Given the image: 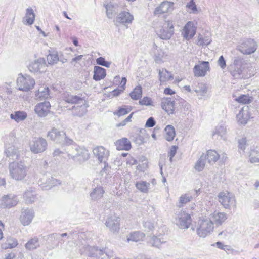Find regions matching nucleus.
Segmentation results:
<instances>
[{"mask_svg": "<svg viewBox=\"0 0 259 259\" xmlns=\"http://www.w3.org/2000/svg\"><path fill=\"white\" fill-rule=\"evenodd\" d=\"M131 110V106H124V107L120 108L117 111L114 112V114L118 116H123L129 113Z\"/></svg>", "mask_w": 259, "mask_h": 259, "instance_id": "obj_55", "label": "nucleus"}, {"mask_svg": "<svg viewBox=\"0 0 259 259\" xmlns=\"http://www.w3.org/2000/svg\"><path fill=\"white\" fill-rule=\"evenodd\" d=\"M47 145L46 140L41 137H35L29 143L31 151L35 154L45 151L47 149Z\"/></svg>", "mask_w": 259, "mask_h": 259, "instance_id": "obj_10", "label": "nucleus"}, {"mask_svg": "<svg viewBox=\"0 0 259 259\" xmlns=\"http://www.w3.org/2000/svg\"><path fill=\"white\" fill-rule=\"evenodd\" d=\"M139 103L141 105L153 106L152 99L148 97H144L142 99L139 101Z\"/></svg>", "mask_w": 259, "mask_h": 259, "instance_id": "obj_59", "label": "nucleus"}, {"mask_svg": "<svg viewBox=\"0 0 259 259\" xmlns=\"http://www.w3.org/2000/svg\"><path fill=\"white\" fill-rule=\"evenodd\" d=\"M65 133L63 132L59 131L57 129L53 128L48 133V137L53 141L61 143L65 139Z\"/></svg>", "mask_w": 259, "mask_h": 259, "instance_id": "obj_29", "label": "nucleus"}, {"mask_svg": "<svg viewBox=\"0 0 259 259\" xmlns=\"http://www.w3.org/2000/svg\"><path fill=\"white\" fill-rule=\"evenodd\" d=\"M134 19V16L131 14L130 12L123 11L119 13L116 18L117 22L124 24L127 25L132 23Z\"/></svg>", "mask_w": 259, "mask_h": 259, "instance_id": "obj_28", "label": "nucleus"}, {"mask_svg": "<svg viewBox=\"0 0 259 259\" xmlns=\"http://www.w3.org/2000/svg\"><path fill=\"white\" fill-rule=\"evenodd\" d=\"M34 217V212L32 209H23L20 217V221L23 226L29 225Z\"/></svg>", "mask_w": 259, "mask_h": 259, "instance_id": "obj_18", "label": "nucleus"}, {"mask_svg": "<svg viewBox=\"0 0 259 259\" xmlns=\"http://www.w3.org/2000/svg\"><path fill=\"white\" fill-rule=\"evenodd\" d=\"M156 124V122L153 117H151L149 118L145 124V126L147 127H152Z\"/></svg>", "mask_w": 259, "mask_h": 259, "instance_id": "obj_63", "label": "nucleus"}, {"mask_svg": "<svg viewBox=\"0 0 259 259\" xmlns=\"http://www.w3.org/2000/svg\"><path fill=\"white\" fill-rule=\"evenodd\" d=\"M251 64L243 58L235 57L230 65L229 71L235 79L248 78L253 75Z\"/></svg>", "mask_w": 259, "mask_h": 259, "instance_id": "obj_1", "label": "nucleus"}, {"mask_svg": "<svg viewBox=\"0 0 259 259\" xmlns=\"http://www.w3.org/2000/svg\"><path fill=\"white\" fill-rule=\"evenodd\" d=\"M164 138L168 141H171L174 140L176 135L175 130L173 126L171 125H167L165 129Z\"/></svg>", "mask_w": 259, "mask_h": 259, "instance_id": "obj_41", "label": "nucleus"}, {"mask_svg": "<svg viewBox=\"0 0 259 259\" xmlns=\"http://www.w3.org/2000/svg\"><path fill=\"white\" fill-rule=\"evenodd\" d=\"M17 196L13 194H8L3 196L1 200L0 206L2 208H10L17 204Z\"/></svg>", "mask_w": 259, "mask_h": 259, "instance_id": "obj_17", "label": "nucleus"}, {"mask_svg": "<svg viewBox=\"0 0 259 259\" xmlns=\"http://www.w3.org/2000/svg\"><path fill=\"white\" fill-rule=\"evenodd\" d=\"M159 75L160 80L161 82L169 81L173 78L170 72H168L167 70L165 69L159 70Z\"/></svg>", "mask_w": 259, "mask_h": 259, "instance_id": "obj_48", "label": "nucleus"}, {"mask_svg": "<svg viewBox=\"0 0 259 259\" xmlns=\"http://www.w3.org/2000/svg\"><path fill=\"white\" fill-rule=\"evenodd\" d=\"M28 68L31 72H44L46 68L45 60L42 58L36 59L29 64Z\"/></svg>", "mask_w": 259, "mask_h": 259, "instance_id": "obj_20", "label": "nucleus"}, {"mask_svg": "<svg viewBox=\"0 0 259 259\" xmlns=\"http://www.w3.org/2000/svg\"><path fill=\"white\" fill-rule=\"evenodd\" d=\"M47 61L49 64H52L56 63L59 61V57L57 53L55 52L50 53L47 56Z\"/></svg>", "mask_w": 259, "mask_h": 259, "instance_id": "obj_54", "label": "nucleus"}, {"mask_svg": "<svg viewBox=\"0 0 259 259\" xmlns=\"http://www.w3.org/2000/svg\"><path fill=\"white\" fill-rule=\"evenodd\" d=\"M49 95V89L47 86L40 87L35 94L36 99L39 100L48 99Z\"/></svg>", "mask_w": 259, "mask_h": 259, "instance_id": "obj_31", "label": "nucleus"}, {"mask_svg": "<svg viewBox=\"0 0 259 259\" xmlns=\"http://www.w3.org/2000/svg\"><path fill=\"white\" fill-rule=\"evenodd\" d=\"M187 7L190 10V13L197 14L198 11L194 0H191L187 5Z\"/></svg>", "mask_w": 259, "mask_h": 259, "instance_id": "obj_58", "label": "nucleus"}, {"mask_svg": "<svg viewBox=\"0 0 259 259\" xmlns=\"http://www.w3.org/2000/svg\"><path fill=\"white\" fill-rule=\"evenodd\" d=\"M39 246L38 238L34 237L30 239L25 245V247L27 250L35 249Z\"/></svg>", "mask_w": 259, "mask_h": 259, "instance_id": "obj_45", "label": "nucleus"}, {"mask_svg": "<svg viewBox=\"0 0 259 259\" xmlns=\"http://www.w3.org/2000/svg\"><path fill=\"white\" fill-rule=\"evenodd\" d=\"M207 91V86L203 83L198 84V87L195 89V92L197 94V95L199 96L200 99L206 96Z\"/></svg>", "mask_w": 259, "mask_h": 259, "instance_id": "obj_44", "label": "nucleus"}, {"mask_svg": "<svg viewBox=\"0 0 259 259\" xmlns=\"http://www.w3.org/2000/svg\"><path fill=\"white\" fill-rule=\"evenodd\" d=\"M174 3L164 1L159 6L157 7L154 12L155 15L167 13L173 10Z\"/></svg>", "mask_w": 259, "mask_h": 259, "instance_id": "obj_25", "label": "nucleus"}, {"mask_svg": "<svg viewBox=\"0 0 259 259\" xmlns=\"http://www.w3.org/2000/svg\"><path fill=\"white\" fill-rule=\"evenodd\" d=\"M249 118L248 106H244L236 115L238 122L241 124H245Z\"/></svg>", "mask_w": 259, "mask_h": 259, "instance_id": "obj_26", "label": "nucleus"}, {"mask_svg": "<svg viewBox=\"0 0 259 259\" xmlns=\"http://www.w3.org/2000/svg\"><path fill=\"white\" fill-rule=\"evenodd\" d=\"M27 117V113L24 111H18L11 114L10 118L14 120L17 122L23 121Z\"/></svg>", "mask_w": 259, "mask_h": 259, "instance_id": "obj_40", "label": "nucleus"}, {"mask_svg": "<svg viewBox=\"0 0 259 259\" xmlns=\"http://www.w3.org/2000/svg\"><path fill=\"white\" fill-rule=\"evenodd\" d=\"M238 148L239 150H242L243 152L246 148V138H242L238 140Z\"/></svg>", "mask_w": 259, "mask_h": 259, "instance_id": "obj_61", "label": "nucleus"}, {"mask_svg": "<svg viewBox=\"0 0 259 259\" xmlns=\"http://www.w3.org/2000/svg\"><path fill=\"white\" fill-rule=\"evenodd\" d=\"M257 48L256 42L251 38L243 41L238 47L239 51L245 55H250L254 53Z\"/></svg>", "mask_w": 259, "mask_h": 259, "instance_id": "obj_12", "label": "nucleus"}, {"mask_svg": "<svg viewBox=\"0 0 259 259\" xmlns=\"http://www.w3.org/2000/svg\"><path fill=\"white\" fill-rule=\"evenodd\" d=\"M136 188L140 192L148 193L151 189V185L149 183L144 181L137 182L135 184Z\"/></svg>", "mask_w": 259, "mask_h": 259, "instance_id": "obj_35", "label": "nucleus"}, {"mask_svg": "<svg viewBox=\"0 0 259 259\" xmlns=\"http://www.w3.org/2000/svg\"><path fill=\"white\" fill-rule=\"evenodd\" d=\"M156 225L157 223L151 219H145L143 221V227L145 231H152Z\"/></svg>", "mask_w": 259, "mask_h": 259, "instance_id": "obj_43", "label": "nucleus"}, {"mask_svg": "<svg viewBox=\"0 0 259 259\" xmlns=\"http://www.w3.org/2000/svg\"><path fill=\"white\" fill-rule=\"evenodd\" d=\"M211 42L210 39L208 37H202V36H199L196 44L198 46H207L209 45Z\"/></svg>", "mask_w": 259, "mask_h": 259, "instance_id": "obj_57", "label": "nucleus"}, {"mask_svg": "<svg viewBox=\"0 0 259 259\" xmlns=\"http://www.w3.org/2000/svg\"><path fill=\"white\" fill-rule=\"evenodd\" d=\"M105 6L107 17L109 19L112 18L118 12V5L110 2Z\"/></svg>", "mask_w": 259, "mask_h": 259, "instance_id": "obj_32", "label": "nucleus"}, {"mask_svg": "<svg viewBox=\"0 0 259 259\" xmlns=\"http://www.w3.org/2000/svg\"><path fill=\"white\" fill-rule=\"evenodd\" d=\"M64 236L65 233H63L61 235H59L55 233L52 234L48 236L47 238L46 239V241L49 244H57L58 242L59 238H60V236L64 237Z\"/></svg>", "mask_w": 259, "mask_h": 259, "instance_id": "obj_46", "label": "nucleus"}, {"mask_svg": "<svg viewBox=\"0 0 259 259\" xmlns=\"http://www.w3.org/2000/svg\"><path fill=\"white\" fill-rule=\"evenodd\" d=\"M164 233V232L163 230L162 232L156 233V234L150 237V240L148 241V243L151 245V246L159 248L162 244L166 242V241L164 238L160 237L161 235Z\"/></svg>", "mask_w": 259, "mask_h": 259, "instance_id": "obj_27", "label": "nucleus"}, {"mask_svg": "<svg viewBox=\"0 0 259 259\" xmlns=\"http://www.w3.org/2000/svg\"><path fill=\"white\" fill-rule=\"evenodd\" d=\"M105 225L111 232L117 234L120 228V218L115 214L108 216Z\"/></svg>", "mask_w": 259, "mask_h": 259, "instance_id": "obj_13", "label": "nucleus"}, {"mask_svg": "<svg viewBox=\"0 0 259 259\" xmlns=\"http://www.w3.org/2000/svg\"><path fill=\"white\" fill-rule=\"evenodd\" d=\"M94 157L100 163H105L109 156V151L102 146H98L93 149Z\"/></svg>", "mask_w": 259, "mask_h": 259, "instance_id": "obj_15", "label": "nucleus"}, {"mask_svg": "<svg viewBox=\"0 0 259 259\" xmlns=\"http://www.w3.org/2000/svg\"><path fill=\"white\" fill-rule=\"evenodd\" d=\"M161 108L168 114H173L175 111V100L170 97H163L161 99Z\"/></svg>", "mask_w": 259, "mask_h": 259, "instance_id": "obj_16", "label": "nucleus"}, {"mask_svg": "<svg viewBox=\"0 0 259 259\" xmlns=\"http://www.w3.org/2000/svg\"><path fill=\"white\" fill-rule=\"evenodd\" d=\"M145 237V234L141 231H135L131 233L127 239V240L128 242L131 241L134 242H138L142 240Z\"/></svg>", "mask_w": 259, "mask_h": 259, "instance_id": "obj_39", "label": "nucleus"}, {"mask_svg": "<svg viewBox=\"0 0 259 259\" xmlns=\"http://www.w3.org/2000/svg\"><path fill=\"white\" fill-rule=\"evenodd\" d=\"M249 157L251 163L259 162V148L251 149Z\"/></svg>", "mask_w": 259, "mask_h": 259, "instance_id": "obj_51", "label": "nucleus"}, {"mask_svg": "<svg viewBox=\"0 0 259 259\" xmlns=\"http://www.w3.org/2000/svg\"><path fill=\"white\" fill-rule=\"evenodd\" d=\"M209 70L210 65L208 61H199L194 66L193 72L196 77H204Z\"/></svg>", "mask_w": 259, "mask_h": 259, "instance_id": "obj_14", "label": "nucleus"}, {"mask_svg": "<svg viewBox=\"0 0 259 259\" xmlns=\"http://www.w3.org/2000/svg\"><path fill=\"white\" fill-rule=\"evenodd\" d=\"M82 58H83V55H78V56L75 57V58H73L71 61V64L73 65H75V63L81 61L82 60Z\"/></svg>", "mask_w": 259, "mask_h": 259, "instance_id": "obj_64", "label": "nucleus"}, {"mask_svg": "<svg viewBox=\"0 0 259 259\" xmlns=\"http://www.w3.org/2000/svg\"><path fill=\"white\" fill-rule=\"evenodd\" d=\"M212 137L214 139L227 140V136L226 127L223 125L216 126L212 132Z\"/></svg>", "mask_w": 259, "mask_h": 259, "instance_id": "obj_23", "label": "nucleus"}, {"mask_svg": "<svg viewBox=\"0 0 259 259\" xmlns=\"http://www.w3.org/2000/svg\"><path fill=\"white\" fill-rule=\"evenodd\" d=\"M35 17V15L33 9L31 7L28 8L26 10L25 16L26 23H24V24L29 25H32L34 23Z\"/></svg>", "mask_w": 259, "mask_h": 259, "instance_id": "obj_37", "label": "nucleus"}, {"mask_svg": "<svg viewBox=\"0 0 259 259\" xmlns=\"http://www.w3.org/2000/svg\"><path fill=\"white\" fill-rule=\"evenodd\" d=\"M235 100L240 103L249 104L251 102L252 100L250 97L246 95H242L235 99Z\"/></svg>", "mask_w": 259, "mask_h": 259, "instance_id": "obj_56", "label": "nucleus"}, {"mask_svg": "<svg viewBox=\"0 0 259 259\" xmlns=\"http://www.w3.org/2000/svg\"><path fill=\"white\" fill-rule=\"evenodd\" d=\"M104 193V191L100 186L93 188V191L90 193L91 199L94 201L100 199L102 197Z\"/></svg>", "mask_w": 259, "mask_h": 259, "instance_id": "obj_33", "label": "nucleus"}, {"mask_svg": "<svg viewBox=\"0 0 259 259\" xmlns=\"http://www.w3.org/2000/svg\"><path fill=\"white\" fill-rule=\"evenodd\" d=\"M87 237V234L84 232H81L78 235L79 241L76 243V245L80 248L81 254H84L89 256L102 255L104 252L103 250L90 246L86 240Z\"/></svg>", "mask_w": 259, "mask_h": 259, "instance_id": "obj_5", "label": "nucleus"}, {"mask_svg": "<svg viewBox=\"0 0 259 259\" xmlns=\"http://www.w3.org/2000/svg\"><path fill=\"white\" fill-rule=\"evenodd\" d=\"M218 201L226 209H231L236 207V200L233 194L228 191L220 192L218 196Z\"/></svg>", "mask_w": 259, "mask_h": 259, "instance_id": "obj_6", "label": "nucleus"}, {"mask_svg": "<svg viewBox=\"0 0 259 259\" xmlns=\"http://www.w3.org/2000/svg\"><path fill=\"white\" fill-rule=\"evenodd\" d=\"M50 107L51 105L49 102L45 101L37 104L35 107L34 111L38 116L45 117L50 111Z\"/></svg>", "mask_w": 259, "mask_h": 259, "instance_id": "obj_21", "label": "nucleus"}, {"mask_svg": "<svg viewBox=\"0 0 259 259\" xmlns=\"http://www.w3.org/2000/svg\"><path fill=\"white\" fill-rule=\"evenodd\" d=\"M8 170L12 179L20 181L24 180L27 176L29 167L24 161H14L9 164Z\"/></svg>", "mask_w": 259, "mask_h": 259, "instance_id": "obj_4", "label": "nucleus"}, {"mask_svg": "<svg viewBox=\"0 0 259 259\" xmlns=\"http://www.w3.org/2000/svg\"><path fill=\"white\" fill-rule=\"evenodd\" d=\"M192 199V196L188 193L183 194L180 197L179 199L178 206L182 207L186 204L189 202Z\"/></svg>", "mask_w": 259, "mask_h": 259, "instance_id": "obj_49", "label": "nucleus"}, {"mask_svg": "<svg viewBox=\"0 0 259 259\" xmlns=\"http://www.w3.org/2000/svg\"><path fill=\"white\" fill-rule=\"evenodd\" d=\"M66 102L71 104L83 103L80 106H73L71 109L76 111L75 113L79 116H83L85 114L87 106L84 103L85 101L81 98L77 96L69 95L66 97Z\"/></svg>", "mask_w": 259, "mask_h": 259, "instance_id": "obj_8", "label": "nucleus"}, {"mask_svg": "<svg viewBox=\"0 0 259 259\" xmlns=\"http://www.w3.org/2000/svg\"><path fill=\"white\" fill-rule=\"evenodd\" d=\"M213 229V223L209 218H205L198 221L196 232L200 237L204 238L210 234Z\"/></svg>", "mask_w": 259, "mask_h": 259, "instance_id": "obj_7", "label": "nucleus"}, {"mask_svg": "<svg viewBox=\"0 0 259 259\" xmlns=\"http://www.w3.org/2000/svg\"><path fill=\"white\" fill-rule=\"evenodd\" d=\"M66 153L69 159L82 163L90 157L89 151L84 147H80L72 140L66 138Z\"/></svg>", "mask_w": 259, "mask_h": 259, "instance_id": "obj_2", "label": "nucleus"}, {"mask_svg": "<svg viewBox=\"0 0 259 259\" xmlns=\"http://www.w3.org/2000/svg\"><path fill=\"white\" fill-rule=\"evenodd\" d=\"M142 95V87L140 85L137 86L134 90L130 94V96L133 100H137L141 98Z\"/></svg>", "mask_w": 259, "mask_h": 259, "instance_id": "obj_50", "label": "nucleus"}, {"mask_svg": "<svg viewBox=\"0 0 259 259\" xmlns=\"http://www.w3.org/2000/svg\"><path fill=\"white\" fill-rule=\"evenodd\" d=\"M153 51L154 53V60L157 63H160L162 62L163 58L165 56V53L161 50L158 48V47L154 44Z\"/></svg>", "mask_w": 259, "mask_h": 259, "instance_id": "obj_42", "label": "nucleus"}, {"mask_svg": "<svg viewBox=\"0 0 259 259\" xmlns=\"http://www.w3.org/2000/svg\"><path fill=\"white\" fill-rule=\"evenodd\" d=\"M35 84V80L29 75L20 74L17 79V85L20 91L27 92L32 89Z\"/></svg>", "mask_w": 259, "mask_h": 259, "instance_id": "obj_9", "label": "nucleus"}, {"mask_svg": "<svg viewBox=\"0 0 259 259\" xmlns=\"http://www.w3.org/2000/svg\"><path fill=\"white\" fill-rule=\"evenodd\" d=\"M23 198L27 204L33 203L36 199V194L32 189L25 192Z\"/></svg>", "mask_w": 259, "mask_h": 259, "instance_id": "obj_34", "label": "nucleus"}, {"mask_svg": "<svg viewBox=\"0 0 259 259\" xmlns=\"http://www.w3.org/2000/svg\"><path fill=\"white\" fill-rule=\"evenodd\" d=\"M5 152L7 157H12L13 158L14 156H16L17 158L18 157V150L17 148H15L14 146H11L6 148Z\"/></svg>", "mask_w": 259, "mask_h": 259, "instance_id": "obj_53", "label": "nucleus"}, {"mask_svg": "<svg viewBox=\"0 0 259 259\" xmlns=\"http://www.w3.org/2000/svg\"><path fill=\"white\" fill-rule=\"evenodd\" d=\"M217 63H218V65L222 69H224L226 68V61L223 56H221L219 57V58L217 61Z\"/></svg>", "mask_w": 259, "mask_h": 259, "instance_id": "obj_62", "label": "nucleus"}, {"mask_svg": "<svg viewBox=\"0 0 259 259\" xmlns=\"http://www.w3.org/2000/svg\"><path fill=\"white\" fill-rule=\"evenodd\" d=\"M106 76V70L99 66H95L93 79L96 81L103 79Z\"/></svg>", "mask_w": 259, "mask_h": 259, "instance_id": "obj_36", "label": "nucleus"}, {"mask_svg": "<svg viewBox=\"0 0 259 259\" xmlns=\"http://www.w3.org/2000/svg\"><path fill=\"white\" fill-rule=\"evenodd\" d=\"M115 145L118 150L128 151L132 147L130 141L126 138H122L117 140Z\"/></svg>", "mask_w": 259, "mask_h": 259, "instance_id": "obj_30", "label": "nucleus"}, {"mask_svg": "<svg viewBox=\"0 0 259 259\" xmlns=\"http://www.w3.org/2000/svg\"><path fill=\"white\" fill-rule=\"evenodd\" d=\"M18 245L16 239L10 237L7 239L6 243L2 244V248L4 249L13 248Z\"/></svg>", "mask_w": 259, "mask_h": 259, "instance_id": "obj_52", "label": "nucleus"}, {"mask_svg": "<svg viewBox=\"0 0 259 259\" xmlns=\"http://www.w3.org/2000/svg\"><path fill=\"white\" fill-rule=\"evenodd\" d=\"M96 63L97 64L105 66L106 67H109L111 63L110 62H108L105 61V59L100 57L96 59Z\"/></svg>", "mask_w": 259, "mask_h": 259, "instance_id": "obj_60", "label": "nucleus"}, {"mask_svg": "<svg viewBox=\"0 0 259 259\" xmlns=\"http://www.w3.org/2000/svg\"><path fill=\"white\" fill-rule=\"evenodd\" d=\"M154 27L156 34L162 39H169L174 34V27L170 20L159 19L155 22Z\"/></svg>", "mask_w": 259, "mask_h": 259, "instance_id": "obj_3", "label": "nucleus"}, {"mask_svg": "<svg viewBox=\"0 0 259 259\" xmlns=\"http://www.w3.org/2000/svg\"><path fill=\"white\" fill-rule=\"evenodd\" d=\"M209 163H215L220 157V155L215 150H209L206 155Z\"/></svg>", "mask_w": 259, "mask_h": 259, "instance_id": "obj_47", "label": "nucleus"}, {"mask_svg": "<svg viewBox=\"0 0 259 259\" xmlns=\"http://www.w3.org/2000/svg\"><path fill=\"white\" fill-rule=\"evenodd\" d=\"M206 161V156L204 154H202L195 164V169L198 172L202 171L205 167Z\"/></svg>", "mask_w": 259, "mask_h": 259, "instance_id": "obj_38", "label": "nucleus"}, {"mask_svg": "<svg viewBox=\"0 0 259 259\" xmlns=\"http://www.w3.org/2000/svg\"><path fill=\"white\" fill-rule=\"evenodd\" d=\"M191 222L190 214L183 211L179 212L175 219V223L181 229H188Z\"/></svg>", "mask_w": 259, "mask_h": 259, "instance_id": "obj_11", "label": "nucleus"}, {"mask_svg": "<svg viewBox=\"0 0 259 259\" xmlns=\"http://www.w3.org/2000/svg\"><path fill=\"white\" fill-rule=\"evenodd\" d=\"M196 33V27L194 26L193 22L189 21L184 26L182 33L184 37L189 40L192 38Z\"/></svg>", "mask_w": 259, "mask_h": 259, "instance_id": "obj_24", "label": "nucleus"}, {"mask_svg": "<svg viewBox=\"0 0 259 259\" xmlns=\"http://www.w3.org/2000/svg\"><path fill=\"white\" fill-rule=\"evenodd\" d=\"M38 184L42 189L47 190L50 189L52 187L56 186L57 184H60V183L58 180L52 177L48 178L46 176H44L43 178L39 181Z\"/></svg>", "mask_w": 259, "mask_h": 259, "instance_id": "obj_19", "label": "nucleus"}, {"mask_svg": "<svg viewBox=\"0 0 259 259\" xmlns=\"http://www.w3.org/2000/svg\"><path fill=\"white\" fill-rule=\"evenodd\" d=\"M209 218L211 222L213 223V225H215L216 226H219L227 220V215L225 212L214 211L209 215Z\"/></svg>", "mask_w": 259, "mask_h": 259, "instance_id": "obj_22", "label": "nucleus"}]
</instances>
